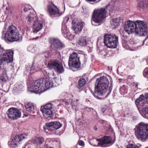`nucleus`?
<instances>
[{"mask_svg":"<svg viewBox=\"0 0 148 148\" xmlns=\"http://www.w3.org/2000/svg\"><path fill=\"white\" fill-rule=\"evenodd\" d=\"M0 82L5 83L6 82V80L4 77L2 75L0 76Z\"/></svg>","mask_w":148,"mask_h":148,"instance_id":"36","label":"nucleus"},{"mask_svg":"<svg viewBox=\"0 0 148 148\" xmlns=\"http://www.w3.org/2000/svg\"><path fill=\"white\" fill-rule=\"evenodd\" d=\"M78 143L79 145L83 146L84 145V142L82 140H79L78 142Z\"/></svg>","mask_w":148,"mask_h":148,"instance_id":"37","label":"nucleus"},{"mask_svg":"<svg viewBox=\"0 0 148 148\" xmlns=\"http://www.w3.org/2000/svg\"><path fill=\"white\" fill-rule=\"evenodd\" d=\"M25 116H27V115H25Z\"/></svg>","mask_w":148,"mask_h":148,"instance_id":"51","label":"nucleus"},{"mask_svg":"<svg viewBox=\"0 0 148 148\" xmlns=\"http://www.w3.org/2000/svg\"><path fill=\"white\" fill-rule=\"evenodd\" d=\"M34 21L33 25V32L36 34L42 29V23L38 22L37 18Z\"/></svg>","mask_w":148,"mask_h":148,"instance_id":"16","label":"nucleus"},{"mask_svg":"<svg viewBox=\"0 0 148 148\" xmlns=\"http://www.w3.org/2000/svg\"><path fill=\"white\" fill-rule=\"evenodd\" d=\"M14 52L10 50L7 51L4 53L3 56L0 60V64H5L12 62L13 61Z\"/></svg>","mask_w":148,"mask_h":148,"instance_id":"10","label":"nucleus"},{"mask_svg":"<svg viewBox=\"0 0 148 148\" xmlns=\"http://www.w3.org/2000/svg\"><path fill=\"white\" fill-rule=\"evenodd\" d=\"M34 104L31 102H28L25 104V107L27 111L29 113H34Z\"/></svg>","mask_w":148,"mask_h":148,"instance_id":"23","label":"nucleus"},{"mask_svg":"<svg viewBox=\"0 0 148 148\" xmlns=\"http://www.w3.org/2000/svg\"><path fill=\"white\" fill-rule=\"evenodd\" d=\"M4 38L8 41L13 42L21 40L22 37L16 28L13 25H11L8 27V31L5 34Z\"/></svg>","mask_w":148,"mask_h":148,"instance_id":"4","label":"nucleus"},{"mask_svg":"<svg viewBox=\"0 0 148 148\" xmlns=\"http://www.w3.org/2000/svg\"><path fill=\"white\" fill-rule=\"evenodd\" d=\"M109 89H110V92H108V95L109 94H110V92H111V89H112V88H111V89H110V88H109Z\"/></svg>","mask_w":148,"mask_h":148,"instance_id":"43","label":"nucleus"},{"mask_svg":"<svg viewBox=\"0 0 148 148\" xmlns=\"http://www.w3.org/2000/svg\"><path fill=\"white\" fill-rule=\"evenodd\" d=\"M119 38L114 34H106L104 36V43L108 47L115 48L118 44Z\"/></svg>","mask_w":148,"mask_h":148,"instance_id":"6","label":"nucleus"},{"mask_svg":"<svg viewBox=\"0 0 148 148\" xmlns=\"http://www.w3.org/2000/svg\"><path fill=\"white\" fill-rule=\"evenodd\" d=\"M143 75L145 77H146L148 76V70L145 69L143 72Z\"/></svg>","mask_w":148,"mask_h":148,"instance_id":"34","label":"nucleus"},{"mask_svg":"<svg viewBox=\"0 0 148 148\" xmlns=\"http://www.w3.org/2000/svg\"><path fill=\"white\" fill-rule=\"evenodd\" d=\"M96 140L99 141L97 146L102 147H107L109 144H112L114 142L112 141V138L109 136H104L101 138L97 139Z\"/></svg>","mask_w":148,"mask_h":148,"instance_id":"13","label":"nucleus"},{"mask_svg":"<svg viewBox=\"0 0 148 148\" xmlns=\"http://www.w3.org/2000/svg\"><path fill=\"white\" fill-rule=\"evenodd\" d=\"M7 114L8 117L10 119L15 120L20 118L21 116L20 111L17 108H11L8 109Z\"/></svg>","mask_w":148,"mask_h":148,"instance_id":"11","label":"nucleus"},{"mask_svg":"<svg viewBox=\"0 0 148 148\" xmlns=\"http://www.w3.org/2000/svg\"><path fill=\"white\" fill-rule=\"evenodd\" d=\"M79 100L78 99H76V101H74L71 103L72 107L73 108L75 109V107L77 105V102Z\"/></svg>","mask_w":148,"mask_h":148,"instance_id":"31","label":"nucleus"},{"mask_svg":"<svg viewBox=\"0 0 148 148\" xmlns=\"http://www.w3.org/2000/svg\"><path fill=\"white\" fill-rule=\"evenodd\" d=\"M89 38L87 36H84L80 38L76 42V45L78 47L86 46L88 44Z\"/></svg>","mask_w":148,"mask_h":148,"instance_id":"17","label":"nucleus"},{"mask_svg":"<svg viewBox=\"0 0 148 148\" xmlns=\"http://www.w3.org/2000/svg\"><path fill=\"white\" fill-rule=\"evenodd\" d=\"M47 109H52V105L51 104H47L43 106H42L40 108V110Z\"/></svg>","mask_w":148,"mask_h":148,"instance_id":"29","label":"nucleus"},{"mask_svg":"<svg viewBox=\"0 0 148 148\" xmlns=\"http://www.w3.org/2000/svg\"><path fill=\"white\" fill-rule=\"evenodd\" d=\"M44 141V139L42 137H36L33 139L32 142L34 144L40 145L43 143Z\"/></svg>","mask_w":148,"mask_h":148,"instance_id":"25","label":"nucleus"},{"mask_svg":"<svg viewBox=\"0 0 148 148\" xmlns=\"http://www.w3.org/2000/svg\"><path fill=\"white\" fill-rule=\"evenodd\" d=\"M31 73V72H29V73Z\"/></svg>","mask_w":148,"mask_h":148,"instance_id":"52","label":"nucleus"},{"mask_svg":"<svg viewBox=\"0 0 148 148\" xmlns=\"http://www.w3.org/2000/svg\"><path fill=\"white\" fill-rule=\"evenodd\" d=\"M53 148V147H47V148Z\"/></svg>","mask_w":148,"mask_h":148,"instance_id":"47","label":"nucleus"},{"mask_svg":"<svg viewBox=\"0 0 148 148\" xmlns=\"http://www.w3.org/2000/svg\"><path fill=\"white\" fill-rule=\"evenodd\" d=\"M40 79L35 81L30 86L29 89H30L31 92L37 93L39 91L40 92H44L47 89L55 86L51 79L49 77Z\"/></svg>","mask_w":148,"mask_h":148,"instance_id":"1","label":"nucleus"},{"mask_svg":"<svg viewBox=\"0 0 148 148\" xmlns=\"http://www.w3.org/2000/svg\"><path fill=\"white\" fill-rule=\"evenodd\" d=\"M87 108L88 109L90 110V111H91L92 110H93V108Z\"/></svg>","mask_w":148,"mask_h":148,"instance_id":"41","label":"nucleus"},{"mask_svg":"<svg viewBox=\"0 0 148 148\" xmlns=\"http://www.w3.org/2000/svg\"><path fill=\"white\" fill-rule=\"evenodd\" d=\"M25 74H26V75H27V74L25 73Z\"/></svg>","mask_w":148,"mask_h":148,"instance_id":"48","label":"nucleus"},{"mask_svg":"<svg viewBox=\"0 0 148 148\" xmlns=\"http://www.w3.org/2000/svg\"><path fill=\"white\" fill-rule=\"evenodd\" d=\"M127 148H139V147L133 144H130L127 145Z\"/></svg>","mask_w":148,"mask_h":148,"instance_id":"32","label":"nucleus"},{"mask_svg":"<svg viewBox=\"0 0 148 148\" xmlns=\"http://www.w3.org/2000/svg\"><path fill=\"white\" fill-rule=\"evenodd\" d=\"M3 51V48L0 45V55L2 53Z\"/></svg>","mask_w":148,"mask_h":148,"instance_id":"40","label":"nucleus"},{"mask_svg":"<svg viewBox=\"0 0 148 148\" xmlns=\"http://www.w3.org/2000/svg\"><path fill=\"white\" fill-rule=\"evenodd\" d=\"M120 23V18H117L112 20V25L114 28H116L118 26H119Z\"/></svg>","mask_w":148,"mask_h":148,"instance_id":"26","label":"nucleus"},{"mask_svg":"<svg viewBox=\"0 0 148 148\" xmlns=\"http://www.w3.org/2000/svg\"><path fill=\"white\" fill-rule=\"evenodd\" d=\"M124 29L128 34H132L134 32L136 33V22L128 21L125 23Z\"/></svg>","mask_w":148,"mask_h":148,"instance_id":"12","label":"nucleus"},{"mask_svg":"<svg viewBox=\"0 0 148 148\" xmlns=\"http://www.w3.org/2000/svg\"><path fill=\"white\" fill-rule=\"evenodd\" d=\"M69 19V18L68 17L66 16L65 17V18H64V20L65 21H66V22H67Z\"/></svg>","mask_w":148,"mask_h":148,"instance_id":"38","label":"nucleus"},{"mask_svg":"<svg viewBox=\"0 0 148 148\" xmlns=\"http://www.w3.org/2000/svg\"><path fill=\"white\" fill-rule=\"evenodd\" d=\"M94 129L96 131L97 130V129L96 126H95L94 127Z\"/></svg>","mask_w":148,"mask_h":148,"instance_id":"42","label":"nucleus"},{"mask_svg":"<svg viewBox=\"0 0 148 148\" xmlns=\"http://www.w3.org/2000/svg\"><path fill=\"white\" fill-rule=\"evenodd\" d=\"M50 42L55 48H60L63 47V44L58 39L52 38L51 39Z\"/></svg>","mask_w":148,"mask_h":148,"instance_id":"18","label":"nucleus"},{"mask_svg":"<svg viewBox=\"0 0 148 148\" xmlns=\"http://www.w3.org/2000/svg\"><path fill=\"white\" fill-rule=\"evenodd\" d=\"M28 135V134H22L16 136L10 142L11 146L15 147L17 146L18 143L26 138V136Z\"/></svg>","mask_w":148,"mask_h":148,"instance_id":"15","label":"nucleus"},{"mask_svg":"<svg viewBox=\"0 0 148 148\" xmlns=\"http://www.w3.org/2000/svg\"><path fill=\"white\" fill-rule=\"evenodd\" d=\"M83 25L82 23L79 22L72 25V28L75 32L78 33L80 32L83 27Z\"/></svg>","mask_w":148,"mask_h":148,"instance_id":"19","label":"nucleus"},{"mask_svg":"<svg viewBox=\"0 0 148 148\" xmlns=\"http://www.w3.org/2000/svg\"><path fill=\"white\" fill-rule=\"evenodd\" d=\"M136 33L140 36H146L145 40L148 38V31L145 22L138 20L136 21Z\"/></svg>","mask_w":148,"mask_h":148,"instance_id":"7","label":"nucleus"},{"mask_svg":"<svg viewBox=\"0 0 148 148\" xmlns=\"http://www.w3.org/2000/svg\"><path fill=\"white\" fill-rule=\"evenodd\" d=\"M79 86L82 87L83 86L86 84V80L84 78H80L78 82Z\"/></svg>","mask_w":148,"mask_h":148,"instance_id":"28","label":"nucleus"},{"mask_svg":"<svg viewBox=\"0 0 148 148\" xmlns=\"http://www.w3.org/2000/svg\"><path fill=\"white\" fill-rule=\"evenodd\" d=\"M107 96H106V97L105 98H106V97H107Z\"/></svg>","mask_w":148,"mask_h":148,"instance_id":"49","label":"nucleus"},{"mask_svg":"<svg viewBox=\"0 0 148 148\" xmlns=\"http://www.w3.org/2000/svg\"><path fill=\"white\" fill-rule=\"evenodd\" d=\"M97 85L95 87V94L100 96L105 95L108 89L109 82L108 78L105 76H102L96 80Z\"/></svg>","mask_w":148,"mask_h":148,"instance_id":"3","label":"nucleus"},{"mask_svg":"<svg viewBox=\"0 0 148 148\" xmlns=\"http://www.w3.org/2000/svg\"><path fill=\"white\" fill-rule=\"evenodd\" d=\"M86 55L84 53L79 54V58H80L81 60L83 62L84 64H85L86 62Z\"/></svg>","mask_w":148,"mask_h":148,"instance_id":"27","label":"nucleus"},{"mask_svg":"<svg viewBox=\"0 0 148 148\" xmlns=\"http://www.w3.org/2000/svg\"><path fill=\"white\" fill-rule=\"evenodd\" d=\"M56 74H54L53 71H51L50 73H49V77L51 78V79H54V81L55 82V83L53 84L55 86H56V85H58L59 84V80L55 77Z\"/></svg>","mask_w":148,"mask_h":148,"instance_id":"24","label":"nucleus"},{"mask_svg":"<svg viewBox=\"0 0 148 148\" xmlns=\"http://www.w3.org/2000/svg\"><path fill=\"white\" fill-rule=\"evenodd\" d=\"M69 67L77 69L80 67V63L79 61V54L75 53L70 55L68 62Z\"/></svg>","mask_w":148,"mask_h":148,"instance_id":"8","label":"nucleus"},{"mask_svg":"<svg viewBox=\"0 0 148 148\" xmlns=\"http://www.w3.org/2000/svg\"><path fill=\"white\" fill-rule=\"evenodd\" d=\"M38 38V37H36L35 38H34L33 39V40H34V39H37Z\"/></svg>","mask_w":148,"mask_h":148,"instance_id":"45","label":"nucleus"},{"mask_svg":"<svg viewBox=\"0 0 148 148\" xmlns=\"http://www.w3.org/2000/svg\"><path fill=\"white\" fill-rule=\"evenodd\" d=\"M49 68L53 69L59 73H62L64 71L63 66L60 62L57 60L49 61L48 63Z\"/></svg>","mask_w":148,"mask_h":148,"instance_id":"9","label":"nucleus"},{"mask_svg":"<svg viewBox=\"0 0 148 148\" xmlns=\"http://www.w3.org/2000/svg\"><path fill=\"white\" fill-rule=\"evenodd\" d=\"M27 21L29 22V23H31L32 21L34 20V17L32 16H28L27 17Z\"/></svg>","mask_w":148,"mask_h":148,"instance_id":"35","label":"nucleus"},{"mask_svg":"<svg viewBox=\"0 0 148 148\" xmlns=\"http://www.w3.org/2000/svg\"><path fill=\"white\" fill-rule=\"evenodd\" d=\"M68 30L66 29V27H65V25H64L62 26V32L65 34L67 33Z\"/></svg>","mask_w":148,"mask_h":148,"instance_id":"33","label":"nucleus"},{"mask_svg":"<svg viewBox=\"0 0 148 148\" xmlns=\"http://www.w3.org/2000/svg\"><path fill=\"white\" fill-rule=\"evenodd\" d=\"M52 109L40 110L44 117L46 118L51 117L53 115Z\"/></svg>","mask_w":148,"mask_h":148,"instance_id":"22","label":"nucleus"},{"mask_svg":"<svg viewBox=\"0 0 148 148\" xmlns=\"http://www.w3.org/2000/svg\"><path fill=\"white\" fill-rule=\"evenodd\" d=\"M142 112L145 114H148V106L143 105L142 108Z\"/></svg>","mask_w":148,"mask_h":148,"instance_id":"30","label":"nucleus"},{"mask_svg":"<svg viewBox=\"0 0 148 148\" xmlns=\"http://www.w3.org/2000/svg\"><path fill=\"white\" fill-rule=\"evenodd\" d=\"M43 73H47V72H46V71H43Z\"/></svg>","mask_w":148,"mask_h":148,"instance_id":"46","label":"nucleus"},{"mask_svg":"<svg viewBox=\"0 0 148 148\" xmlns=\"http://www.w3.org/2000/svg\"><path fill=\"white\" fill-rule=\"evenodd\" d=\"M48 11L50 16H60V13L59 9L55 6L52 2H51L47 6Z\"/></svg>","mask_w":148,"mask_h":148,"instance_id":"14","label":"nucleus"},{"mask_svg":"<svg viewBox=\"0 0 148 148\" xmlns=\"http://www.w3.org/2000/svg\"><path fill=\"white\" fill-rule=\"evenodd\" d=\"M137 6L140 9H145L148 7V0H140Z\"/></svg>","mask_w":148,"mask_h":148,"instance_id":"21","label":"nucleus"},{"mask_svg":"<svg viewBox=\"0 0 148 148\" xmlns=\"http://www.w3.org/2000/svg\"><path fill=\"white\" fill-rule=\"evenodd\" d=\"M92 94H93V95L94 96V97L97 99H102V98H100L99 97H98L97 96H96L95 94L94 93H92Z\"/></svg>","mask_w":148,"mask_h":148,"instance_id":"39","label":"nucleus"},{"mask_svg":"<svg viewBox=\"0 0 148 148\" xmlns=\"http://www.w3.org/2000/svg\"><path fill=\"white\" fill-rule=\"evenodd\" d=\"M46 126L48 127H51L54 129L57 130L60 128L62 126V124L58 121H55L47 123Z\"/></svg>","mask_w":148,"mask_h":148,"instance_id":"20","label":"nucleus"},{"mask_svg":"<svg viewBox=\"0 0 148 148\" xmlns=\"http://www.w3.org/2000/svg\"><path fill=\"white\" fill-rule=\"evenodd\" d=\"M145 148H148V147H146Z\"/></svg>","mask_w":148,"mask_h":148,"instance_id":"50","label":"nucleus"},{"mask_svg":"<svg viewBox=\"0 0 148 148\" xmlns=\"http://www.w3.org/2000/svg\"><path fill=\"white\" fill-rule=\"evenodd\" d=\"M110 6L107 5L106 8H101L94 10L93 16L92 18V23L93 25V22L95 23H99L102 20L106 17L107 13L106 10H109L110 12H112L113 10V7L110 9Z\"/></svg>","mask_w":148,"mask_h":148,"instance_id":"5","label":"nucleus"},{"mask_svg":"<svg viewBox=\"0 0 148 148\" xmlns=\"http://www.w3.org/2000/svg\"><path fill=\"white\" fill-rule=\"evenodd\" d=\"M24 10L25 12H26V11H27V9L26 8H24Z\"/></svg>","mask_w":148,"mask_h":148,"instance_id":"44","label":"nucleus"},{"mask_svg":"<svg viewBox=\"0 0 148 148\" xmlns=\"http://www.w3.org/2000/svg\"><path fill=\"white\" fill-rule=\"evenodd\" d=\"M135 134L136 138L142 142L148 139V124L143 122L138 123L136 126Z\"/></svg>","mask_w":148,"mask_h":148,"instance_id":"2","label":"nucleus"}]
</instances>
